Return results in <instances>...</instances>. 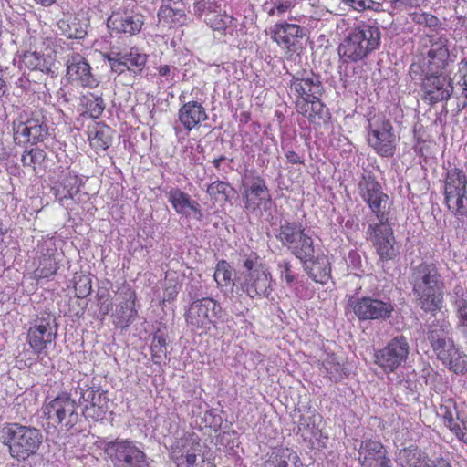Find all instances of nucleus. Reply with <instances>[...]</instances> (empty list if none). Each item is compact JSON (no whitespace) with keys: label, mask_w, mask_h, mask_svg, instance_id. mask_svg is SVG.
Segmentation results:
<instances>
[{"label":"nucleus","mask_w":467,"mask_h":467,"mask_svg":"<svg viewBox=\"0 0 467 467\" xmlns=\"http://www.w3.org/2000/svg\"><path fill=\"white\" fill-rule=\"evenodd\" d=\"M358 452V460L361 467H392L387 450L379 441L371 439L363 441Z\"/></svg>","instance_id":"18"},{"label":"nucleus","mask_w":467,"mask_h":467,"mask_svg":"<svg viewBox=\"0 0 467 467\" xmlns=\"http://www.w3.org/2000/svg\"><path fill=\"white\" fill-rule=\"evenodd\" d=\"M452 327L450 321L445 318L435 319L428 327L427 339L431 348L438 345L440 341L441 342L447 337H452Z\"/></svg>","instance_id":"36"},{"label":"nucleus","mask_w":467,"mask_h":467,"mask_svg":"<svg viewBox=\"0 0 467 467\" xmlns=\"http://www.w3.org/2000/svg\"><path fill=\"white\" fill-rule=\"evenodd\" d=\"M270 31L273 40L279 46L286 48H290V47L296 44L297 38L303 36V28L295 24H275Z\"/></svg>","instance_id":"29"},{"label":"nucleus","mask_w":467,"mask_h":467,"mask_svg":"<svg viewBox=\"0 0 467 467\" xmlns=\"http://www.w3.org/2000/svg\"><path fill=\"white\" fill-rule=\"evenodd\" d=\"M440 361L455 374L463 375L467 373V354L460 346L447 353Z\"/></svg>","instance_id":"35"},{"label":"nucleus","mask_w":467,"mask_h":467,"mask_svg":"<svg viewBox=\"0 0 467 467\" xmlns=\"http://www.w3.org/2000/svg\"><path fill=\"white\" fill-rule=\"evenodd\" d=\"M213 278L219 287L234 285L233 269L230 264L225 260L219 261L215 267Z\"/></svg>","instance_id":"41"},{"label":"nucleus","mask_w":467,"mask_h":467,"mask_svg":"<svg viewBox=\"0 0 467 467\" xmlns=\"http://www.w3.org/2000/svg\"><path fill=\"white\" fill-rule=\"evenodd\" d=\"M430 49L428 57L430 63H433L437 67H444L449 58V39L442 35L434 34L429 36Z\"/></svg>","instance_id":"30"},{"label":"nucleus","mask_w":467,"mask_h":467,"mask_svg":"<svg viewBox=\"0 0 467 467\" xmlns=\"http://www.w3.org/2000/svg\"><path fill=\"white\" fill-rule=\"evenodd\" d=\"M104 451L114 467H148L146 454L133 441L118 439Z\"/></svg>","instance_id":"8"},{"label":"nucleus","mask_w":467,"mask_h":467,"mask_svg":"<svg viewBox=\"0 0 467 467\" xmlns=\"http://www.w3.org/2000/svg\"><path fill=\"white\" fill-rule=\"evenodd\" d=\"M144 25V16L132 9L119 8L108 18L107 26L111 34H138Z\"/></svg>","instance_id":"16"},{"label":"nucleus","mask_w":467,"mask_h":467,"mask_svg":"<svg viewBox=\"0 0 467 467\" xmlns=\"http://www.w3.org/2000/svg\"><path fill=\"white\" fill-rule=\"evenodd\" d=\"M46 158L45 152L40 149H33L26 151L22 157L21 161L24 166L32 167L35 169L36 164H40Z\"/></svg>","instance_id":"48"},{"label":"nucleus","mask_w":467,"mask_h":467,"mask_svg":"<svg viewBox=\"0 0 467 467\" xmlns=\"http://www.w3.org/2000/svg\"><path fill=\"white\" fill-rule=\"evenodd\" d=\"M304 271L311 277L315 282L320 284H326L330 276V266L328 259L326 256H317L314 254L312 255L299 259Z\"/></svg>","instance_id":"28"},{"label":"nucleus","mask_w":467,"mask_h":467,"mask_svg":"<svg viewBox=\"0 0 467 467\" xmlns=\"http://www.w3.org/2000/svg\"><path fill=\"white\" fill-rule=\"evenodd\" d=\"M296 109L315 125L321 126L329 119L328 109L320 100V97L309 100L296 99Z\"/></svg>","instance_id":"25"},{"label":"nucleus","mask_w":467,"mask_h":467,"mask_svg":"<svg viewBox=\"0 0 467 467\" xmlns=\"http://www.w3.org/2000/svg\"><path fill=\"white\" fill-rule=\"evenodd\" d=\"M322 366L329 379L335 382L341 380L346 375L343 363L335 355H327L323 360Z\"/></svg>","instance_id":"40"},{"label":"nucleus","mask_w":467,"mask_h":467,"mask_svg":"<svg viewBox=\"0 0 467 467\" xmlns=\"http://www.w3.org/2000/svg\"><path fill=\"white\" fill-rule=\"evenodd\" d=\"M358 192L378 220L376 223L368 224L367 239L373 244L381 260L393 259L397 254V250L394 247L393 230L386 213L389 196L382 192L380 184L369 173L362 175L358 182Z\"/></svg>","instance_id":"1"},{"label":"nucleus","mask_w":467,"mask_h":467,"mask_svg":"<svg viewBox=\"0 0 467 467\" xmlns=\"http://www.w3.org/2000/svg\"><path fill=\"white\" fill-rule=\"evenodd\" d=\"M88 141L96 151H104L112 143L113 130L108 125L96 123L88 128Z\"/></svg>","instance_id":"31"},{"label":"nucleus","mask_w":467,"mask_h":467,"mask_svg":"<svg viewBox=\"0 0 467 467\" xmlns=\"http://www.w3.org/2000/svg\"><path fill=\"white\" fill-rule=\"evenodd\" d=\"M400 457L404 460L408 467H416L419 462L418 452L416 450L404 449L400 451Z\"/></svg>","instance_id":"55"},{"label":"nucleus","mask_w":467,"mask_h":467,"mask_svg":"<svg viewBox=\"0 0 467 467\" xmlns=\"http://www.w3.org/2000/svg\"><path fill=\"white\" fill-rule=\"evenodd\" d=\"M79 192V181L77 175L67 173L56 189V197L62 202L65 199H72Z\"/></svg>","instance_id":"38"},{"label":"nucleus","mask_w":467,"mask_h":467,"mask_svg":"<svg viewBox=\"0 0 467 467\" xmlns=\"http://www.w3.org/2000/svg\"><path fill=\"white\" fill-rule=\"evenodd\" d=\"M41 54L37 52H26L23 55L22 63L31 70H35L40 61Z\"/></svg>","instance_id":"54"},{"label":"nucleus","mask_w":467,"mask_h":467,"mask_svg":"<svg viewBox=\"0 0 467 467\" xmlns=\"http://www.w3.org/2000/svg\"><path fill=\"white\" fill-rule=\"evenodd\" d=\"M244 270L240 272L237 283L241 290L250 298L268 297L272 288V275L256 254L247 255L243 263Z\"/></svg>","instance_id":"5"},{"label":"nucleus","mask_w":467,"mask_h":467,"mask_svg":"<svg viewBox=\"0 0 467 467\" xmlns=\"http://www.w3.org/2000/svg\"><path fill=\"white\" fill-rule=\"evenodd\" d=\"M152 360L155 364H161L166 358V339L161 335H155L150 346Z\"/></svg>","instance_id":"44"},{"label":"nucleus","mask_w":467,"mask_h":467,"mask_svg":"<svg viewBox=\"0 0 467 467\" xmlns=\"http://www.w3.org/2000/svg\"><path fill=\"white\" fill-rule=\"evenodd\" d=\"M48 133L47 119L41 111H36L26 121L15 125V140L19 143L30 142L36 144L43 141Z\"/></svg>","instance_id":"14"},{"label":"nucleus","mask_w":467,"mask_h":467,"mask_svg":"<svg viewBox=\"0 0 467 467\" xmlns=\"http://www.w3.org/2000/svg\"><path fill=\"white\" fill-rule=\"evenodd\" d=\"M54 66V61L51 57H45L41 55L40 61L37 64V67L35 70H39L44 73H51L52 67Z\"/></svg>","instance_id":"59"},{"label":"nucleus","mask_w":467,"mask_h":467,"mask_svg":"<svg viewBox=\"0 0 467 467\" xmlns=\"http://www.w3.org/2000/svg\"><path fill=\"white\" fill-rule=\"evenodd\" d=\"M68 78L83 87L94 88L99 85L97 78L91 74V67L79 54L71 56L67 61Z\"/></svg>","instance_id":"21"},{"label":"nucleus","mask_w":467,"mask_h":467,"mask_svg":"<svg viewBox=\"0 0 467 467\" xmlns=\"http://www.w3.org/2000/svg\"><path fill=\"white\" fill-rule=\"evenodd\" d=\"M265 467H304L297 453L289 448H275Z\"/></svg>","instance_id":"32"},{"label":"nucleus","mask_w":467,"mask_h":467,"mask_svg":"<svg viewBox=\"0 0 467 467\" xmlns=\"http://www.w3.org/2000/svg\"><path fill=\"white\" fill-rule=\"evenodd\" d=\"M192 451H200V442L195 433H185L182 437L176 438L171 447V456L172 461Z\"/></svg>","instance_id":"34"},{"label":"nucleus","mask_w":467,"mask_h":467,"mask_svg":"<svg viewBox=\"0 0 467 467\" xmlns=\"http://www.w3.org/2000/svg\"><path fill=\"white\" fill-rule=\"evenodd\" d=\"M374 4L375 2L373 0H351L348 5L360 12L366 9H371Z\"/></svg>","instance_id":"60"},{"label":"nucleus","mask_w":467,"mask_h":467,"mask_svg":"<svg viewBox=\"0 0 467 467\" xmlns=\"http://www.w3.org/2000/svg\"><path fill=\"white\" fill-rule=\"evenodd\" d=\"M77 402L67 393H62L46 403L42 411L47 420L71 429L78 420Z\"/></svg>","instance_id":"10"},{"label":"nucleus","mask_w":467,"mask_h":467,"mask_svg":"<svg viewBox=\"0 0 467 467\" xmlns=\"http://www.w3.org/2000/svg\"><path fill=\"white\" fill-rule=\"evenodd\" d=\"M458 318L457 327L462 334L467 337V300L456 299L454 302Z\"/></svg>","instance_id":"45"},{"label":"nucleus","mask_w":467,"mask_h":467,"mask_svg":"<svg viewBox=\"0 0 467 467\" xmlns=\"http://www.w3.org/2000/svg\"><path fill=\"white\" fill-rule=\"evenodd\" d=\"M206 23L214 31L225 32L228 28L235 26L236 20L227 14H209Z\"/></svg>","instance_id":"42"},{"label":"nucleus","mask_w":467,"mask_h":467,"mask_svg":"<svg viewBox=\"0 0 467 467\" xmlns=\"http://www.w3.org/2000/svg\"><path fill=\"white\" fill-rule=\"evenodd\" d=\"M458 84L462 87L464 90H467V60L462 61L459 64V69H458Z\"/></svg>","instance_id":"58"},{"label":"nucleus","mask_w":467,"mask_h":467,"mask_svg":"<svg viewBox=\"0 0 467 467\" xmlns=\"http://www.w3.org/2000/svg\"><path fill=\"white\" fill-rule=\"evenodd\" d=\"M198 451H192L182 457L173 460L177 467H194L196 463V452Z\"/></svg>","instance_id":"56"},{"label":"nucleus","mask_w":467,"mask_h":467,"mask_svg":"<svg viewBox=\"0 0 467 467\" xmlns=\"http://www.w3.org/2000/svg\"><path fill=\"white\" fill-rule=\"evenodd\" d=\"M157 70L161 77H165L167 79L172 80L177 69L176 67H171L169 65H161L158 67Z\"/></svg>","instance_id":"61"},{"label":"nucleus","mask_w":467,"mask_h":467,"mask_svg":"<svg viewBox=\"0 0 467 467\" xmlns=\"http://www.w3.org/2000/svg\"><path fill=\"white\" fill-rule=\"evenodd\" d=\"M290 89L296 95V99H314L321 97L323 86L319 77L313 73L306 74L301 78H293Z\"/></svg>","instance_id":"22"},{"label":"nucleus","mask_w":467,"mask_h":467,"mask_svg":"<svg viewBox=\"0 0 467 467\" xmlns=\"http://www.w3.org/2000/svg\"><path fill=\"white\" fill-rule=\"evenodd\" d=\"M57 26L66 37L82 39L87 35L88 19L84 14L67 15L57 22Z\"/></svg>","instance_id":"27"},{"label":"nucleus","mask_w":467,"mask_h":467,"mask_svg":"<svg viewBox=\"0 0 467 467\" xmlns=\"http://www.w3.org/2000/svg\"><path fill=\"white\" fill-rule=\"evenodd\" d=\"M0 442L8 447L12 458L24 462L37 453L43 434L35 427L8 423L0 427Z\"/></svg>","instance_id":"4"},{"label":"nucleus","mask_w":467,"mask_h":467,"mask_svg":"<svg viewBox=\"0 0 467 467\" xmlns=\"http://www.w3.org/2000/svg\"><path fill=\"white\" fill-rule=\"evenodd\" d=\"M410 283L421 309L435 312L442 307L443 280L434 263L422 262L415 266Z\"/></svg>","instance_id":"2"},{"label":"nucleus","mask_w":467,"mask_h":467,"mask_svg":"<svg viewBox=\"0 0 467 467\" xmlns=\"http://www.w3.org/2000/svg\"><path fill=\"white\" fill-rule=\"evenodd\" d=\"M222 307L211 298L193 301L187 313L186 321L193 328L209 329L221 318Z\"/></svg>","instance_id":"12"},{"label":"nucleus","mask_w":467,"mask_h":467,"mask_svg":"<svg viewBox=\"0 0 467 467\" xmlns=\"http://www.w3.org/2000/svg\"><path fill=\"white\" fill-rule=\"evenodd\" d=\"M48 254L44 255L42 259H39V265L35 270V275L37 278H47L56 274L57 270V264L54 258V248L47 249Z\"/></svg>","instance_id":"39"},{"label":"nucleus","mask_w":467,"mask_h":467,"mask_svg":"<svg viewBox=\"0 0 467 467\" xmlns=\"http://www.w3.org/2000/svg\"><path fill=\"white\" fill-rule=\"evenodd\" d=\"M108 59L114 72L121 74L126 70H130L121 53H113L109 56Z\"/></svg>","instance_id":"52"},{"label":"nucleus","mask_w":467,"mask_h":467,"mask_svg":"<svg viewBox=\"0 0 467 467\" xmlns=\"http://www.w3.org/2000/svg\"><path fill=\"white\" fill-rule=\"evenodd\" d=\"M444 423L447 427L451 429L457 436H459V431H461L460 426L457 422L454 421L453 417L451 412L446 411L443 416Z\"/></svg>","instance_id":"62"},{"label":"nucleus","mask_w":467,"mask_h":467,"mask_svg":"<svg viewBox=\"0 0 467 467\" xmlns=\"http://www.w3.org/2000/svg\"><path fill=\"white\" fill-rule=\"evenodd\" d=\"M349 305L360 321L386 320L394 311V306L390 301H384L371 296L351 299Z\"/></svg>","instance_id":"13"},{"label":"nucleus","mask_w":467,"mask_h":467,"mask_svg":"<svg viewBox=\"0 0 467 467\" xmlns=\"http://www.w3.org/2000/svg\"><path fill=\"white\" fill-rule=\"evenodd\" d=\"M413 20L416 23L420 25H424L428 27H437L440 25L438 17L427 13L415 14L413 16Z\"/></svg>","instance_id":"53"},{"label":"nucleus","mask_w":467,"mask_h":467,"mask_svg":"<svg viewBox=\"0 0 467 467\" xmlns=\"http://www.w3.org/2000/svg\"><path fill=\"white\" fill-rule=\"evenodd\" d=\"M122 56L130 70L131 67H136L140 71L147 62V55L140 53L138 49L132 48L129 53L122 54Z\"/></svg>","instance_id":"46"},{"label":"nucleus","mask_w":467,"mask_h":467,"mask_svg":"<svg viewBox=\"0 0 467 467\" xmlns=\"http://www.w3.org/2000/svg\"><path fill=\"white\" fill-rule=\"evenodd\" d=\"M410 345L404 336L392 338L383 348L374 354L375 363L386 373L394 372L406 361Z\"/></svg>","instance_id":"11"},{"label":"nucleus","mask_w":467,"mask_h":467,"mask_svg":"<svg viewBox=\"0 0 467 467\" xmlns=\"http://www.w3.org/2000/svg\"><path fill=\"white\" fill-rule=\"evenodd\" d=\"M157 16L159 23L164 26H182L186 21V4L183 0H161Z\"/></svg>","instance_id":"23"},{"label":"nucleus","mask_w":467,"mask_h":467,"mask_svg":"<svg viewBox=\"0 0 467 467\" xmlns=\"http://www.w3.org/2000/svg\"><path fill=\"white\" fill-rule=\"evenodd\" d=\"M76 394H79V401L83 400L87 404L85 405V415L88 418H92L95 420H101L105 417L108 410L109 399L107 392L100 389H94L87 388H78Z\"/></svg>","instance_id":"19"},{"label":"nucleus","mask_w":467,"mask_h":467,"mask_svg":"<svg viewBox=\"0 0 467 467\" xmlns=\"http://www.w3.org/2000/svg\"><path fill=\"white\" fill-rule=\"evenodd\" d=\"M423 467H451L444 459H439L436 462H426Z\"/></svg>","instance_id":"63"},{"label":"nucleus","mask_w":467,"mask_h":467,"mask_svg":"<svg viewBox=\"0 0 467 467\" xmlns=\"http://www.w3.org/2000/svg\"><path fill=\"white\" fill-rule=\"evenodd\" d=\"M167 198L177 213L188 216L189 211H192L196 220L202 221L203 219L204 216L200 204L192 200L188 193L178 188H171L167 192Z\"/></svg>","instance_id":"24"},{"label":"nucleus","mask_w":467,"mask_h":467,"mask_svg":"<svg viewBox=\"0 0 467 467\" xmlns=\"http://www.w3.org/2000/svg\"><path fill=\"white\" fill-rule=\"evenodd\" d=\"M458 345L455 343L453 339V336L451 337H447L443 341H440L438 345L433 346L432 351L436 355L438 360H441L443 357L446 356L447 353L455 348Z\"/></svg>","instance_id":"49"},{"label":"nucleus","mask_w":467,"mask_h":467,"mask_svg":"<svg viewBox=\"0 0 467 467\" xmlns=\"http://www.w3.org/2000/svg\"><path fill=\"white\" fill-rule=\"evenodd\" d=\"M122 301L114 314L117 326L120 327H128L137 315L134 308L135 294L127 290L121 294Z\"/></svg>","instance_id":"33"},{"label":"nucleus","mask_w":467,"mask_h":467,"mask_svg":"<svg viewBox=\"0 0 467 467\" xmlns=\"http://www.w3.org/2000/svg\"><path fill=\"white\" fill-rule=\"evenodd\" d=\"M213 3L212 0H199L194 4V12L198 16H202L205 11L213 12Z\"/></svg>","instance_id":"57"},{"label":"nucleus","mask_w":467,"mask_h":467,"mask_svg":"<svg viewBox=\"0 0 467 467\" xmlns=\"http://www.w3.org/2000/svg\"><path fill=\"white\" fill-rule=\"evenodd\" d=\"M448 209L457 216L467 214V178L463 171L453 168L448 171L444 185Z\"/></svg>","instance_id":"9"},{"label":"nucleus","mask_w":467,"mask_h":467,"mask_svg":"<svg viewBox=\"0 0 467 467\" xmlns=\"http://www.w3.org/2000/svg\"><path fill=\"white\" fill-rule=\"evenodd\" d=\"M381 43V30L368 24L353 28L338 46V55L345 63H356L378 50Z\"/></svg>","instance_id":"3"},{"label":"nucleus","mask_w":467,"mask_h":467,"mask_svg":"<svg viewBox=\"0 0 467 467\" xmlns=\"http://www.w3.org/2000/svg\"><path fill=\"white\" fill-rule=\"evenodd\" d=\"M75 292L78 298L88 296L91 292V280L88 276L80 275L75 282Z\"/></svg>","instance_id":"50"},{"label":"nucleus","mask_w":467,"mask_h":467,"mask_svg":"<svg viewBox=\"0 0 467 467\" xmlns=\"http://www.w3.org/2000/svg\"><path fill=\"white\" fill-rule=\"evenodd\" d=\"M244 207L250 212H255L262 209L267 211L270 209L272 202L269 190L265 181L260 177H253L250 181L243 184Z\"/></svg>","instance_id":"15"},{"label":"nucleus","mask_w":467,"mask_h":467,"mask_svg":"<svg viewBox=\"0 0 467 467\" xmlns=\"http://www.w3.org/2000/svg\"><path fill=\"white\" fill-rule=\"evenodd\" d=\"M285 156H286L287 161L290 163L297 164V163H302L303 162L302 160H301V157L297 153L293 151V150L287 151Z\"/></svg>","instance_id":"64"},{"label":"nucleus","mask_w":467,"mask_h":467,"mask_svg":"<svg viewBox=\"0 0 467 467\" xmlns=\"http://www.w3.org/2000/svg\"><path fill=\"white\" fill-rule=\"evenodd\" d=\"M276 238L297 259H304L315 254L313 239L301 223L286 220L281 222Z\"/></svg>","instance_id":"7"},{"label":"nucleus","mask_w":467,"mask_h":467,"mask_svg":"<svg viewBox=\"0 0 467 467\" xmlns=\"http://www.w3.org/2000/svg\"><path fill=\"white\" fill-rule=\"evenodd\" d=\"M80 107L84 109V113L92 119H98L105 109V103L101 94L87 92L80 99Z\"/></svg>","instance_id":"37"},{"label":"nucleus","mask_w":467,"mask_h":467,"mask_svg":"<svg viewBox=\"0 0 467 467\" xmlns=\"http://www.w3.org/2000/svg\"><path fill=\"white\" fill-rule=\"evenodd\" d=\"M56 336L49 321L41 319L28 329L27 342L35 354H41L53 343Z\"/></svg>","instance_id":"20"},{"label":"nucleus","mask_w":467,"mask_h":467,"mask_svg":"<svg viewBox=\"0 0 467 467\" xmlns=\"http://www.w3.org/2000/svg\"><path fill=\"white\" fill-rule=\"evenodd\" d=\"M277 271L280 278L284 280L287 285H293L296 282V275L293 271V265L290 261L281 260L277 263Z\"/></svg>","instance_id":"47"},{"label":"nucleus","mask_w":467,"mask_h":467,"mask_svg":"<svg viewBox=\"0 0 467 467\" xmlns=\"http://www.w3.org/2000/svg\"><path fill=\"white\" fill-rule=\"evenodd\" d=\"M367 141L379 156H393L397 138L391 122L384 115L377 114L368 119Z\"/></svg>","instance_id":"6"},{"label":"nucleus","mask_w":467,"mask_h":467,"mask_svg":"<svg viewBox=\"0 0 467 467\" xmlns=\"http://www.w3.org/2000/svg\"><path fill=\"white\" fill-rule=\"evenodd\" d=\"M229 183L223 181H215L207 187V193L215 202H226L232 191Z\"/></svg>","instance_id":"43"},{"label":"nucleus","mask_w":467,"mask_h":467,"mask_svg":"<svg viewBox=\"0 0 467 467\" xmlns=\"http://www.w3.org/2000/svg\"><path fill=\"white\" fill-rule=\"evenodd\" d=\"M207 119L206 109L197 101L184 103L178 111V119L188 131L199 128L201 123Z\"/></svg>","instance_id":"26"},{"label":"nucleus","mask_w":467,"mask_h":467,"mask_svg":"<svg viewBox=\"0 0 467 467\" xmlns=\"http://www.w3.org/2000/svg\"><path fill=\"white\" fill-rule=\"evenodd\" d=\"M423 99L429 104L448 100L453 86L450 78L443 74H427L422 82Z\"/></svg>","instance_id":"17"},{"label":"nucleus","mask_w":467,"mask_h":467,"mask_svg":"<svg viewBox=\"0 0 467 467\" xmlns=\"http://www.w3.org/2000/svg\"><path fill=\"white\" fill-rule=\"evenodd\" d=\"M296 5V0H275L267 11L269 16H282Z\"/></svg>","instance_id":"51"}]
</instances>
